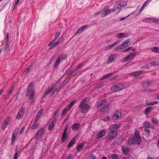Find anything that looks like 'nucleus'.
<instances>
[{
    "instance_id": "1",
    "label": "nucleus",
    "mask_w": 159,
    "mask_h": 159,
    "mask_svg": "<svg viewBox=\"0 0 159 159\" xmlns=\"http://www.w3.org/2000/svg\"><path fill=\"white\" fill-rule=\"evenodd\" d=\"M140 142V137L139 132L136 130L135 132L134 136L132 135L129 137L128 140V143L129 145L133 144H139Z\"/></svg>"
},
{
    "instance_id": "2",
    "label": "nucleus",
    "mask_w": 159,
    "mask_h": 159,
    "mask_svg": "<svg viewBox=\"0 0 159 159\" xmlns=\"http://www.w3.org/2000/svg\"><path fill=\"white\" fill-rule=\"evenodd\" d=\"M120 125L114 124L111 125L109 129L110 132L108 135V139L112 140L115 138L117 135V130L120 127Z\"/></svg>"
},
{
    "instance_id": "3",
    "label": "nucleus",
    "mask_w": 159,
    "mask_h": 159,
    "mask_svg": "<svg viewBox=\"0 0 159 159\" xmlns=\"http://www.w3.org/2000/svg\"><path fill=\"white\" fill-rule=\"evenodd\" d=\"M86 101L87 98H84L81 101L79 104V108L83 113L88 111L89 108V105L86 103Z\"/></svg>"
},
{
    "instance_id": "4",
    "label": "nucleus",
    "mask_w": 159,
    "mask_h": 159,
    "mask_svg": "<svg viewBox=\"0 0 159 159\" xmlns=\"http://www.w3.org/2000/svg\"><path fill=\"white\" fill-rule=\"evenodd\" d=\"M33 87V84L31 83L28 86L27 91L26 93V96H28L30 94V93H31L29 98L30 100H33L34 98V92L32 90Z\"/></svg>"
},
{
    "instance_id": "5",
    "label": "nucleus",
    "mask_w": 159,
    "mask_h": 159,
    "mask_svg": "<svg viewBox=\"0 0 159 159\" xmlns=\"http://www.w3.org/2000/svg\"><path fill=\"white\" fill-rule=\"evenodd\" d=\"M125 87V85L123 83H119L117 84L112 86L111 89L114 92H117L121 90Z\"/></svg>"
},
{
    "instance_id": "6",
    "label": "nucleus",
    "mask_w": 159,
    "mask_h": 159,
    "mask_svg": "<svg viewBox=\"0 0 159 159\" xmlns=\"http://www.w3.org/2000/svg\"><path fill=\"white\" fill-rule=\"evenodd\" d=\"M130 40L127 39L123 42L121 44L119 45L117 47L115 48L114 49V51H116L118 49H121L122 48V47H126L128 46V43H129Z\"/></svg>"
},
{
    "instance_id": "7",
    "label": "nucleus",
    "mask_w": 159,
    "mask_h": 159,
    "mask_svg": "<svg viewBox=\"0 0 159 159\" xmlns=\"http://www.w3.org/2000/svg\"><path fill=\"white\" fill-rule=\"evenodd\" d=\"M25 111V108L22 106L16 116V118L17 119L20 120L21 119V116L24 114Z\"/></svg>"
},
{
    "instance_id": "8",
    "label": "nucleus",
    "mask_w": 159,
    "mask_h": 159,
    "mask_svg": "<svg viewBox=\"0 0 159 159\" xmlns=\"http://www.w3.org/2000/svg\"><path fill=\"white\" fill-rule=\"evenodd\" d=\"M44 130L43 129L41 128L38 131L35 135V138L37 140H39V138L43 136V134Z\"/></svg>"
},
{
    "instance_id": "9",
    "label": "nucleus",
    "mask_w": 159,
    "mask_h": 159,
    "mask_svg": "<svg viewBox=\"0 0 159 159\" xmlns=\"http://www.w3.org/2000/svg\"><path fill=\"white\" fill-rule=\"evenodd\" d=\"M144 21L147 22H155L157 23H159V20L155 17L154 18H148L143 20Z\"/></svg>"
},
{
    "instance_id": "10",
    "label": "nucleus",
    "mask_w": 159,
    "mask_h": 159,
    "mask_svg": "<svg viewBox=\"0 0 159 159\" xmlns=\"http://www.w3.org/2000/svg\"><path fill=\"white\" fill-rule=\"evenodd\" d=\"M102 17H104L106 15L109 14L111 12H112V9H106V7H105L102 10Z\"/></svg>"
},
{
    "instance_id": "11",
    "label": "nucleus",
    "mask_w": 159,
    "mask_h": 159,
    "mask_svg": "<svg viewBox=\"0 0 159 159\" xmlns=\"http://www.w3.org/2000/svg\"><path fill=\"white\" fill-rule=\"evenodd\" d=\"M68 137V136L67 135V128H66L63 131L61 138L62 142H64L66 141Z\"/></svg>"
},
{
    "instance_id": "12",
    "label": "nucleus",
    "mask_w": 159,
    "mask_h": 159,
    "mask_svg": "<svg viewBox=\"0 0 159 159\" xmlns=\"http://www.w3.org/2000/svg\"><path fill=\"white\" fill-rule=\"evenodd\" d=\"M135 55V54L134 53H131L127 57L124 59L123 61L124 62H126L132 60L133 59Z\"/></svg>"
},
{
    "instance_id": "13",
    "label": "nucleus",
    "mask_w": 159,
    "mask_h": 159,
    "mask_svg": "<svg viewBox=\"0 0 159 159\" xmlns=\"http://www.w3.org/2000/svg\"><path fill=\"white\" fill-rule=\"evenodd\" d=\"M10 121V117H8L4 121V124L2 126V129L3 130H4L6 127V126L8 125Z\"/></svg>"
},
{
    "instance_id": "14",
    "label": "nucleus",
    "mask_w": 159,
    "mask_h": 159,
    "mask_svg": "<svg viewBox=\"0 0 159 159\" xmlns=\"http://www.w3.org/2000/svg\"><path fill=\"white\" fill-rule=\"evenodd\" d=\"M106 133L105 130L102 129L100 131L97 135V139H99L103 137Z\"/></svg>"
},
{
    "instance_id": "15",
    "label": "nucleus",
    "mask_w": 159,
    "mask_h": 159,
    "mask_svg": "<svg viewBox=\"0 0 159 159\" xmlns=\"http://www.w3.org/2000/svg\"><path fill=\"white\" fill-rule=\"evenodd\" d=\"M122 115L121 113L119 111H116L113 114L112 119L114 120H116L118 118L121 116Z\"/></svg>"
},
{
    "instance_id": "16",
    "label": "nucleus",
    "mask_w": 159,
    "mask_h": 159,
    "mask_svg": "<svg viewBox=\"0 0 159 159\" xmlns=\"http://www.w3.org/2000/svg\"><path fill=\"white\" fill-rule=\"evenodd\" d=\"M141 71H135L133 72L130 73V74L131 75H133L135 78H138L140 77L141 74L142 73Z\"/></svg>"
},
{
    "instance_id": "17",
    "label": "nucleus",
    "mask_w": 159,
    "mask_h": 159,
    "mask_svg": "<svg viewBox=\"0 0 159 159\" xmlns=\"http://www.w3.org/2000/svg\"><path fill=\"white\" fill-rule=\"evenodd\" d=\"M116 36L118 38H120L124 37L127 38L129 36L128 34L127 33H120L116 34Z\"/></svg>"
},
{
    "instance_id": "18",
    "label": "nucleus",
    "mask_w": 159,
    "mask_h": 159,
    "mask_svg": "<svg viewBox=\"0 0 159 159\" xmlns=\"http://www.w3.org/2000/svg\"><path fill=\"white\" fill-rule=\"evenodd\" d=\"M116 58V55L115 54L110 55L108 58L107 63L110 64Z\"/></svg>"
},
{
    "instance_id": "19",
    "label": "nucleus",
    "mask_w": 159,
    "mask_h": 159,
    "mask_svg": "<svg viewBox=\"0 0 159 159\" xmlns=\"http://www.w3.org/2000/svg\"><path fill=\"white\" fill-rule=\"evenodd\" d=\"M54 87V85L53 84L51 85L50 87H49L48 88V90H46L44 93L43 94L44 96H45L47 95L49 93H50Z\"/></svg>"
},
{
    "instance_id": "20",
    "label": "nucleus",
    "mask_w": 159,
    "mask_h": 159,
    "mask_svg": "<svg viewBox=\"0 0 159 159\" xmlns=\"http://www.w3.org/2000/svg\"><path fill=\"white\" fill-rule=\"evenodd\" d=\"M43 109H41L37 113L35 120L36 121H37L40 118V117L41 115L42 114L43 112Z\"/></svg>"
},
{
    "instance_id": "21",
    "label": "nucleus",
    "mask_w": 159,
    "mask_h": 159,
    "mask_svg": "<svg viewBox=\"0 0 159 159\" xmlns=\"http://www.w3.org/2000/svg\"><path fill=\"white\" fill-rule=\"evenodd\" d=\"M121 9V8L119 6V4L116 3L114 6L113 9H112V12H114L118 10V11H120Z\"/></svg>"
},
{
    "instance_id": "22",
    "label": "nucleus",
    "mask_w": 159,
    "mask_h": 159,
    "mask_svg": "<svg viewBox=\"0 0 159 159\" xmlns=\"http://www.w3.org/2000/svg\"><path fill=\"white\" fill-rule=\"evenodd\" d=\"M14 88L15 87L13 86L11 87V89L8 91L5 97V98L6 99H7L9 97L12 91H13V89H14Z\"/></svg>"
},
{
    "instance_id": "23",
    "label": "nucleus",
    "mask_w": 159,
    "mask_h": 159,
    "mask_svg": "<svg viewBox=\"0 0 159 159\" xmlns=\"http://www.w3.org/2000/svg\"><path fill=\"white\" fill-rule=\"evenodd\" d=\"M151 83L152 82L150 81H145L143 83L142 85L144 87H147L149 86Z\"/></svg>"
},
{
    "instance_id": "24",
    "label": "nucleus",
    "mask_w": 159,
    "mask_h": 159,
    "mask_svg": "<svg viewBox=\"0 0 159 159\" xmlns=\"http://www.w3.org/2000/svg\"><path fill=\"white\" fill-rule=\"evenodd\" d=\"M75 143V138L71 140L68 144L67 148H69L72 146H73Z\"/></svg>"
},
{
    "instance_id": "25",
    "label": "nucleus",
    "mask_w": 159,
    "mask_h": 159,
    "mask_svg": "<svg viewBox=\"0 0 159 159\" xmlns=\"http://www.w3.org/2000/svg\"><path fill=\"white\" fill-rule=\"evenodd\" d=\"M153 108L152 107H148L145 110V114L148 115L152 110Z\"/></svg>"
},
{
    "instance_id": "26",
    "label": "nucleus",
    "mask_w": 159,
    "mask_h": 159,
    "mask_svg": "<svg viewBox=\"0 0 159 159\" xmlns=\"http://www.w3.org/2000/svg\"><path fill=\"white\" fill-rule=\"evenodd\" d=\"M80 125L79 123H75L73 125L71 128L74 130H76L80 127Z\"/></svg>"
},
{
    "instance_id": "27",
    "label": "nucleus",
    "mask_w": 159,
    "mask_h": 159,
    "mask_svg": "<svg viewBox=\"0 0 159 159\" xmlns=\"http://www.w3.org/2000/svg\"><path fill=\"white\" fill-rule=\"evenodd\" d=\"M38 125L39 123L35 120L31 127V129L33 130L35 129L38 126Z\"/></svg>"
},
{
    "instance_id": "28",
    "label": "nucleus",
    "mask_w": 159,
    "mask_h": 159,
    "mask_svg": "<svg viewBox=\"0 0 159 159\" xmlns=\"http://www.w3.org/2000/svg\"><path fill=\"white\" fill-rule=\"evenodd\" d=\"M152 51L154 52L159 53V47H154L151 48Z\"/></svg>"
},
{
    "instance_id": "29",
    "label": "nucleus",
    "mask_w": 159,
    "mask_h": 159,
    "mask_svg": "<svg viewBox=\"0 0 159 159\" xmlns=\"http://www.w3.org/2000/svg\"><path fill=\"white\" fill-rule=\"evenodd\" d=\"M107 101L106 100H102L101 102H98V103L97 107H99L102 106L104 104L106 103Z\"/></svg>"
},
{
    "instance_id": "30",
    "label": "nucleus",
    "mask_w": 159,
    "mask_h": 159,
    "mask_svg": "<svg viewBox=\"0 0 159 159\" xmlns=\"http://www.w3.org/2000/svg\"><path fill=\"white\" fill-rule=\"evenodd\" d=\"M84 144L82 143H80L77 147V150L78 151H81L84 147Z\"/></svg>"
},
{
    "instance_id": "31",
    "label": "nucleus",
    "mask_w": 159,
    "mask_h": 159,
    "mask_svg": "<svg viewBox=\"0 0 159 159\" xmlns=\"http://www.w3.org/2000/svg\"><path fill=\"white\" fill-rule=\"evenodd\" d=\"M17 135V132H15V131L13 133V134L12 138H11V143H13L15 141L16 136Z\"/></svg>"
},
{
    "instance_id": "32",
    "label": "nucleus",
    "mask_w": 159,
    "mask_h": 159,
    "mask_svg": "<svg viewBox=\"0 0 159 159\" xmlns=\"http://www.w3.org/2000/svg\"><path fill=\"white\" fill-rule=\"evenodd\" d=\"M55 40H53L52 41H51L48 44V46H51V48H53L56 46V45H55Z\"/></svg>"
},
{
    "instance_id": "33",
    "label": "nucleus",
    "mask_w": 159,
    "mask_h": 159,
    "mask_svg": "<svg viewBox=\"0 0 159 159\" xmlns=\"http://www.w3.org/2000/svg\"><path fill=\"white\" fill-rule=\"evenodd\" d=\"M63 36L61 37L60 38L57 40V41L56 42H55V45H56V46L59 44L60 43H61L63 40Z\"/></svg>"
},
{
    "instance_id": "34",
    "label": "nucleus",
    "mask_w": 159,
    "mask_h": 159,
    "mask_svg": "<svg viewBox=\"0 0 159 159\" xmlns=\"http://www.w3.org/2000/svg\"><path fill=\"white\" fill-rule=\"evenodd\" d=\"M122 151L124 154L126 155L128 153L129 150L128 148L123 147L122 148Z\"/></svg>"
},
{
    "instance_id": "35",
    "label": "nucleus",
    "mask_w": 159,
    "mask_h": 159,
    "mask_svg": "<svg viewBox=\"0 0 159 159\" xmlns=\"http://www.w3.org/2000/svg\"><path fill=\"white\" fill-rule=\"evenodd\" d=\"M6 44L5 45V48L4 49V50H6L7 48L8 47V39H9V34L8 33H7L6 35Z\"/></svg>"
},
{
    "instance_id": "36",
    "label": "nucleus",
    "mask_w": 159,
    "mask_h": 159,
    "mask_svg": "<svg viewBox=\"0 0 159 159\" xmlns=\"http://www.w3.org/2000/svg\"><path fill=\"white\" fill-rule=\"evenodd\" d=\"M66 58V55L64 54H60L58 58L60 60H65Z\"/></svg>"
},
{
    "instance_id": "37",
    "label": "nucleus",
    "mask_w": 159,
    "mask_h": 159,
    "mask_svg": "<svg viewBox=\"0 0 159 159\" xmlns=\"http://www.w3.org/2000/svg\"><path fill=\"white\" fill-rule=\"evenodd\" d=\"M61 62V60L58 58L56 61L55 64L53 66L54 68H56L57 66H58L60 64Z\"/></svg>"
},
{
    "instance_id": "38",
    "label": "nucleus",
    "mask_w": 159,
    "mask_h": 159,
    "mask_svg": "<svg viewBox=\"0 0 159 159\" xmlns=\"http://www.w3.org/2000/svg\"><path fill=\"white\" fill-rule=\"evenodd\" d=\"M118 4L119 5V6L121 7H125V6L127 5V3L126 1H123L121 2L120 3Z\"/></svg>"
},
{
    "instance_id": "39",
    "label": "nucleus",
    "mask_w": 159,
    "mask_h": 159,
    "mask_svg": "<svg viewBox=\"0 0 159 159\" xmlns=\"http://www.w3.org/2000/svg\"><path fill=\"white\" fill-rule=\"evenodd\" d=\"M75 100H74L72 102H71L70 104L68 105V107L67 108V109H68V110H70V108L72 107L73 106V105L74 104L75 102Z\"/></svg>"
},
{
    "instance_id": "40",
    "label": "nucleus",
    "mask_w": 159,
    "mask_h": 159,
    "mask_svg": "<svg viewBox=\"0 0 159 159\" xmlns=\"http://www.w3.org/2000/svg\"><path fill=\"white\" fill-rule=\"evenodd\" d=\"M143 127L147 128L150 127V124L148 122L145 121L143 123Z\"/></svg>"
},
{
    "instance_id": "41",
    "label": "nucleus",
    "mask_w": 159,
    "mask_h": 159,
    "mask_svg": "<svg viewBox=\"0 0 159 159\" xmlns=\"http://www.w3.org/2000/svg\"><path fill=\"white\" fill-rule=\"evenodd\" d=\"M111 157L112 159H119L118 155L117 154H113L111 155Z\"/></svg>"
},
{
    "instance_id": "42",
    "label": "nucleus",
    "mask_w": 159,
    "mask_h": 159,
    "mask_svg": "<svg viewBox=\"0 0 159 159\" xmlns=\"http://www.w3.org/2000/svg\"><path fill=\"white\" fill-rule=\"evenodd\" d=\"M84 63H81L74 70L75 71L78 70L80 68H81V67L83 65Z\"/></svg>"
},
{
    "instance_id": "43",
    "label": "nucleus",
    "mask_w": 159,
    "mask_h": 159,
    "mask_svg": "<svg viewBox=\"0 0 159 159\" xmlns=\"http://www.w3.org/2000/svg\"><path fill=\"white\" fill-rule=\"evenodd\" d=\"M60 32H57L55 34V40H57L60 35Z\"/></svg>"
},
{
    "instance_id": "44",
    "label": "nucleus",
    "mask_w": 159,
    "mask_h": 159,
    "mask_svg": "<svg viewBox=\"0 0 159 159\" xmlns=\"http://www.w3.org/2000/svg\"><path fill=\"white\" fill-rule=\"evenodd\" d=\"M67 108H65L63 110V112L62 113V116H64L67 113V111H68Z\"/></svg>"
},
{
    "instance_id": "45",
    "label": "nucleus",
    "mask_w": 159,
    "mask_h": 159,
    "mask_svg": "<svg viewBox=\"0 0 159 159\" xmlns=\"http://www.w3.org/2000/svg\"><path fill=\"white\" fill-rule=\"evenodd\" d=\"M152 123L155 124H156L158 122L157 120L155 117H153V118H152Z\"/></svg>"
},
{
    "instance_id": "46",
    "label": "nucleus",
    "mask_w": 159,
    "mask_h": 159,
    "mask_svg": "<svg viewBox=\"0 0 159 159\" xmlns=\"http://www.w3.org/2000/svg\"><path fill=\"white\" fill-rule=\"evenodd\" d=\"M54 127V124L51 123L50 124V125L49 126V127H48L49 130H51Z\"/></svg>"
},
{
    "instance_id": "47",
    "label": "nucleus",
    "mask_w": 159,
    "mask_h": 159,
    "mask_svg": "<svg viewBox=\"0 0 159 159\" xmlns=\"http://www.w3.org/2000/svg\"><path fill=\"white\" fill-rule=\"evenodd\" d=\"M112 74L111 73H108L107 75H105L104 77H103L102 79H106L108 78L109 77L111 76Z\"/></svg>"
},
{
    "instance_id": "48",
    "label": "nucleus",
    "mask_w": 159,
    "mask_h": 159,
    "mask_svg": "<svg viewBox=\"0 0 159 159\" xmlns=\"http://www.w3.org/2000/svg\"><path fill=\"white\" fill-rule=\"evenodd\" d=\"M146 4H145V3H144L143 5L142 6L140 9L139 11V13L141 12L144 9V8L145 7V6H146Z\"/></svg>"
},
{
    "instance_id": "49",
    "label": "nucleus",
    "mask_w": 159,
    "mask_h": 159,
    "mask_svg": "<svg viewBox=\"0 0 159 159\" xmlns=\"http://www.w3.org/2000/svg\"><path fill=\"white\" fill-rule=\"evenodd\" d=\"M103 86V84L102 83H98L96 85V87L98 89H100Z\"/></svg>"
},
{
    "instance_id": "50",
    "label": "nucleus",
    "mask_w": 159,
    "mask_h": 159,
    "mask_svg": "<svg viewBox=\"0 0 159 159\" xmlns=\"http://www.w3.org/2000/svg\"><path fill=\"white\" fill-rule=\"evenodd\" d=\"M60 111H56L55 112V113L54 115V117L57 118L59 116V113Z\"/></svg>"
},
{
    "instance_id": "51",
    "label": "nucleus",
    "mask_w": 159,
    "mask_h": 159,
    "mask_svg": "<svg viewBox=\"0 0 159 159\" xmlns=\"http://www.w3.org/2000/svg\"><path fill=\"white\" fill-rule=\"evenodd\" d=\"M18 156V153L17 152H16L14 155L13 159H17Z\"/></svg>"
},
{
    "instance_id": "52",
    "label": "nucleus",
    "mask_w": 159,
    "mask_h": 159,
    "mask_svg": "<svg viewBox=\"0 0 159 159\" xmlns=\"http://www.w3.org/2000/svg\"><path fill=\"white\" fill-rule=\"evenodd\" d=\"M114 46H115V45L113 43V44H110L109 45L108 47H107V50H109L111 49L113 47H114Z\"/></svg>"
},
{
    "instance_id": "53",
    "label": "nucleus",
    "mask_w": 159,
    "mask_h": 159,
    "mask_svg": "<svg viewBox=\"0 0 159 159\" xmlns=\"http://www.w3.org/2000/svg\"><path fill=\"white\" fill-rule=\"evenodd\" d=\"M144 131L146 133H147L148 135H149L150 133V130L149 129L146 128H145L144 129Z\"/></svg>"
},
{
    "instance_id": "54",
    "label": "nucleus",
    "mask_w": 159,
    "mask_h": 159,
    "mask_svg": "<svg viewBox=\"0 0 159 159\" xmlns=\"http://www.w3.org/2000/svg\"><path fill=\"white\" fill-rule=\"evenodd\" d=\"M30 69L28 67L27 69L24 72L23 74L25 75H26L27 73L30 71Z\"/></svg>"
},
{
    "instance_id": "55",
    "label": "nucleus",
    "mask_w": 159,
    "mask_h": 159,
    "mask_svg": "<svg viewBox=\"0 0 159 159\" xmlns=\"http://www.w3.org/2000/svg\"><path fill=\"white\" fill-rule=\"evenodd\" d=\"M103 120L104 121H106L107 120H110V119L109 116H107L104 117L103 119Z\"/></svg>"
},
{
    "instance_id": "56",
    "label": "nucleus",
    "mask_w": 159,
    "mask_h": 159,
    "mask_svg": "<svg viewBox=\"0 0 159 159\" xmlns=\"http://www.w3.org/2000/svg\"><path fill=\"white\" fill-rule=\"evenodd\" d=\"M83 30L81 29V28H79L76 32V34H77L78 33H80L83 32Z\"/></svg>"
},
{
    "instance_id": "57",
    "label": "nucleus",
    "mask_w": 159,
    "mask_h": 159,
    "mask_svg": "<svg viewBox=\"0 0 159 159\" xmlns=\"http://www.w3.org/2000/svg\"><path fill=\"white\" fill-rule=\"evenodd\" d=\"M83 30L81 29V28H79L76 32V34H77L78 33H80L83 32Z\"/></svg>"
},
{
    "instance_id": "58",
    "label": "nucleus",
    "mask_w": 159,
    "mask_h": 159,
    "mask_svg": "<svg viewBox=\"0 0 159 159\" xmlns=\"http://www.w3.org/2000/svg\"><path fill=\"white\" fill-rule=\"evenodd\" d=\"M132 48V47H129L128 48L125 49L123 51V52H126L129 51V50L131 49Z\"/></svg>"
},
{
    "instance_id": "59",
    "label": "nucleus",
    "mask_w": 159,
    "mask_h": 159,
    "mask_svg": "<svg viewBox=\"0 0 159 159\" xmlns=\"http://www.w3.org/2000/svg\"><path fill=\"white\" fill-rule=\"evenodd\" d=\"M108 107V106L107 105V106H105L104 107H103L102 109H101L100 111L101 112H103V111H104L105 110V109L106 108V107Z\"/></svg>"
},
{
    "instance_id": "60",
    "label": "nucleus",
    "mask_w": 159,
    "mask_h": 159,
    "mask_svg": "<svg viewBox=\"0 0 159 159\" xmlns=\"http://www.w3.org/2000/svg\"><path fill=\"white\" fill-rule=\"evenodd\" d=\"M88 27V25H84L83 26H82L81 27V29H82L83 31L84 30L86 29Z\"/></svg>"
},
{
    "instance_id": "61",
    "label": "nucleus",
    "mask_w": 159,
    "mask_h": 159,
    "mask_svg": "<svg viewBox=\"0 0 159 159\" xmlns=\"http://www.w3.org/2000/svg\"><path fill=\"white\" fill-rule=\"evenodd\" d=\"M57 120V118L54 117V118L53 119L51 123L54 124L55 123Z\"/></svg>"
},
{
    "instance_id": "62",
    "label": "nucleus",
    "mask_w": 159,
    "mask_h": 159,
    "mask_svg": "<svg viewBox=\"0 0 159 159\" xmlns=\"http://www.w3.org/2000/svg\"><path fill=\"white\" fill-rule=\"evenodd\" d=\"M156 64V62L155 61H152L150 63V64L152 66H155Z\"/></svg>"
},
{
    "instance_id": "63",
    "label": "nucleus",
    "mask_w": 159,
    "mask_h": 159,
    "mask_svg": "<svg viewBox=\"0 0 159 159\" xmlns=\"http://www.w3.org/2000/svg\"><path fill=\"white\" fill-rule=\"evenodd\" d=\"M158 102L157 101H154L152 102H150V105H153L155 104H156Z\"/></svg>"
},
{
    "instance_id": "64",
    "label": "nucleus",
    "mask_w": 159,
    "mask_h": 159,
    "mask_svg": "<svg viewBox=\"0 0 159 159\" xmlns=\"http://www.w3.org/2000/svg\"><path fill=\"white\" fill-rule=\"evenodd\" d=\"M91 159H95L96 158V156L92 154L91 155Z\"/></svg>"
}]
</instances>
